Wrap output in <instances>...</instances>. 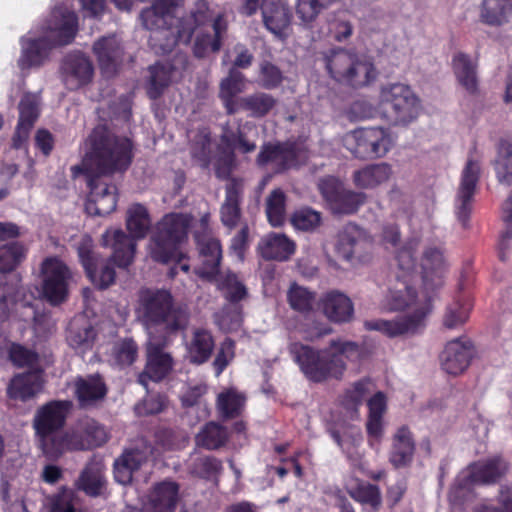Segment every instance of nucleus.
<instances>
[{
    "mask_svg": "<svg viewBox=\"0 0 512 512\" xmlns=\"http://www.w3.org/2000/svg\"><path fill=\"white\" fill-rule=\"evenodd\" d=\"M416 450L413 434L407 426L399 427L393 434L388 453L389 463L395 469L409 467Z\"/></svg>",
    "mask_w": 512,
    "mask_h": 512,
    "instance_id": "28",
    "label": "nucleus"
},
{
    "mask_svg": "<svg viewBox=\"0 0 512 512\" xmlns=\"http://www.w3.org/2000/svg\"><path fill=\"white\" fill-rule=\"evenodd\" d=\"M324 61L335 81L352 87L366 86L377 77L372 60L354 49H331L325 53Z\"/></svg>",
    "mask_w": 512,
    "mask_h": 512,
    "instance_id": "10",
    "label": "nucleus"
},
{
    "mask_svg": "<svg viewBox=\"0 0 512 512\" xmlns=\"http://www.w3.org/2000/svg\"><path fill=\"white\" fill-rule=\"evenodd\" d=\"M471 357L472 351L469 343L455 339L445 346L441 354V366L448 374L459 375L467 369Z\"/></svg>",
    "mask_w": 512,
    "mask_h": 512,
    "instance_id": "29",
    "label": "nucleus"
},
{
    "mask_svg": "<svg viewBox=\"0 0 512 512\" xmlns=\"http://www.w3.org/2000/svg\"><path fill=\"white\" fill-rule=\"evenodd\" d=\"M78 257L90 280L100 289H105L115 281V269L111 261L103 263L96 269L98 259L93 252L92 240L83 237L77 246Z\"/></svg>",
    "mask_w": 512,
    "mask_h": 512,
    "instance_id": "20",
    "label": "nucleus"
},
{
    "mask_svg": "<svg viewBox=\"0 0 512 512\" xmlns=\"http://www.w3.org/2000/svg\"><path fill=\"white\" fill-rule=\"evenodd\" d=\"M222 463L215 457L197 458L193 464V473L203 478H210L220 472Z\"/></svg>",
    "mask_w": 512,
    "mask_h": 512,
    "instance_id": "63",
    "label": "nucleus"
},
{
    "mask_svg": "<svg viewBox=\"0 0 512 512\" xmlns=\"http://www.w3.org/2000/svg\"><path fill=\"white\" fill-rule=\"evenodd\" d=\"M179 500V485L174 481L156 483L143 502L145 512H174Z\"/></svg>",
    "mask_w": 512,
    "mask_h": 512,
    "instance_id": "27",
    "label": "nucleus"
},
{
    "mask_svg": "<svg viewBox=\"0 0 512 512\" xmlns=\"http://www.w3.org/2000/svg\"><path fill=\"white\" fill-rule=\"evenodd\" d=\"M93 51L97 55L103 72L107 75L114 74L122 56L118 39L115 36L103 37L94 44Z\"/></svg>",
    "mask_w": 512,
    "mask_h": 512,
    "instance_id": "39",
    "label": "nucleus"
},
{
    "mask_svg": "<svg viewBox=\"0 0 512 512\" xmlns=\"http://www.w3.org/2000/svg\"><path fill=\"white\" fill-rule=\"evenodd\" d=\"M74 392L83 408L93 406L106 395V386L98 375L78 377L74 382Z\"/></svg>",
    "mask_w": 512,
    "mask_h": 512,
    "instance_id": "36",
    "label": "nucleus"
},
{
    "mask_svg": "<svg viewBox=\"0 0 512 512\" xmlns=\"http://www.w3.org/2000/svg\"><path fill=\"white\" fill-rule=\"evenodd\" d=\"M166 336L148 337L146 346L147 362L145 370L139 375L138 382L148 389V380L161 381L173 368L171 355L164 351Z\"/></svg>",
    "mask_w": 512,
    "mask_h": 512,
    "instance_id": "18",
    "label": "nucleus"
},
{
    "mask_svg": "<svg viewBox=\"0 0 512 512\" xmlns=\"http://www.w3.org/2000/svg\"><path fill=\"white\" fill-rule=\"evenodd\" d=\"M469 317V309L460 301H454L447 306L443 316V326L448 330L460 328Z\"/></svg>",
    "mask_w": 512,
    "mask_h": 512,
    "instance_id": "58",
    "label": "nucleus"
},
{
    "mask_svg": "<svg viewBox=\"0 0 512 512\" xmlns=\"http://www.w3.org/2000/svg\"><path fill=\"white\" fill-rule=\"evenodd\" d=\"M420 108V100L410 86L391 83L381 87L378 114L390 125H408L418 117Z\"/></svg>",
    "mask_w": 512,
    "mask_h": 512,
    "instance_id": "11",
    "label": "nucleus"
},
{
    "mask_svg": "<svg viewBox=\"0 0 512 512\" xmlns=\"http://www.w3.org/2000/svg\"><path fill=\"white\" fill-rule=\"evenodd\" d=\"M367 201V195L363 192H356L350 189L344 188L338 195L336 200L330 206L333 213L336 214H353L355 213L365 202Z\"/></svg>",
    "mask_w": 512,
    "mask_h": 512,
    "instance_id": "51",
    "label": "nucleus"
},
{
    "mask_svg": "<svg viewBox=\"0 0 512 512\" xmlns=\"http://www.w3.org/2000/svg\"><path fill=\"white\" fill-rule=\"evenodd\" d=\"M393 174L388 163L369 164L352 174V181L359 189L372 190L387 182Z\"/></svg>",
    "mask_w": 512,
    "mask_h": 512,
    "instance_id": "35",
    "label": "nucleus"
},
{
    "mask_svg": "<svg viewBox=\"0 0 512 512\" xmlns=\"http://www.w3.org/2000/svg\"><path fill=\"white\" fill-rule=\"evenodd\" d=\"M475 512H512V488L501 487L497 496V505L484 504Z\"/></svg>",
    "mask_w": 512,
    "mask_h": 512,
    "instance_id": "64",
    "label": "nucleus"
},
{
    "mask_svg": "<svg viewBox=\"0 0 512 512\" xmlns=\"http://www.w3.org/2000/svg\"><path fill=\"white\" fill-rule=\"evenodd\" d=\"M245 89L244 74L235 68H230L228 75L221 80L219 85V98L227 114L232 115L238 112L240 98H236V96L244 92Z\"/></svg>",
    "mask_w": 512,
    "mask_h": 512,
    "instance_id": "32",
    "label": "nucleus"
},
{
    "mask_svg": "<svg viewBox=\"0 0 512 512\" xmlns=\"http://www.w3.org/2000/svg\"><path fill=\"white\" fill-rule=\"evenodd\" d=\"M229 433L226 427L209 422L205 424L195 436L196 445L207 450H216L223 447L228 441Z\"/></svg>",
    "mask_w": 512,
    "mask_h": 512,
    "instance_id": "44",
    "label": "nucleus"
},
{
    "mask_svg": "<svg viewBox=\"0 0 512 512\" xmlns=\"http://www.w3.org/2000/svg\"><path fill=\"white\" fill-rule=\"evenodd\" d=\"M277 105V99L265 92H255L240 97L238 111H247L250 117L262 118Z\"/></svg>",
    "mask_w": 512,
    "mask_h": 512,
    "instance_id": "43",
    "label": "nucleus"
},
{
    "mask_svg": "<svg viewBox=\"0 0 512 512\" xmlns=\"http://www.w3.org/2000/svg\"><path fill=\"white\" fill-rule=\"evenodd\" d=\"M446 265L442 245L433 243L424 248L420 266L422 284L426 289L435 292L442 285Z\"/></svg>",
    "mask_w": 512,
    "mask_h": 512,
    "instance_id": "24",
    "label": "nucleus"
},
{
    "mask_svg": "<svg viewBox=\"0 0 512 512\" xmlns=\"http://www.w3.org/2000/svg\"><path fill=\"white\" fill-rule=\"evenodd\" d=\"M245 400L242 393L230 388L218 394L217 408L224 418H235L243 410Z\"/></svg>",
    "mask_w": 512,
    "mask_h": 512,
    "instance_id": "48",
    "label": "nucleus"
},
{
    "mask_svg": "<svg viewBox=\"0 0 512 512\" xmlns=\"http://www.w3.org/2000/svg\"><path fill=\"white\" fill-rule=\"evenodd\" d=\"M191 217L182 213H170L165 215L156 225L150 238L149 254L157 262L177 263L182 271H189V264L183 262L185 253L182 245L187 239Z\"/></svg>",
    "mask_w": 512,
    "mask_h": 512,
    "instance_id": "6",
    "label": "nucleus"
},
{
    "mask_svg": "<svg viewBox=\"0 0 512 512\" xmlns=\"http://www.w3.org/2000/svg\"><path fill=\"white\" fill-rule=\"evenodd\" d=\"M318 308L332 322L347 323L354 317L352 300L339 290H330L323 293L318 301Z\"/></svg>",
    "mask_w": 512,
    "mask_h": 512,
    "instance_id": "25",
    "label": "nucleus"
},
{
    "mask_svg": "<svg viewBox=\"0 0 512 512\" xmlns=\"http://www.w3.org/2000/svg\"><path fill=\"white\" fill-rule=\"evenodd\" d=\"M242 187V181L237 178L229 179L226 184L225 200L221 205L220 215L223 225L230 229L236 227L241 218Z\"/></svg>",
    "mask_w": 512,
    "mask_h": 512,
    "instance_id": "33",
    "label": "nucleus"
},
{
    "mask_svg": "<svg viewBox=\"0 0 512 512\" xmlns=\"http://www.w3.org/2000/svg\"><path fill=\"white\" fill-rule=\"evenodd\" d=\"M452 68L458 83L468 93L478 89L477 63L468 54L457 52L452 58Z\"/></svg>",
    "mask_w": 512,
    "mask_h": 512,
    "instance_id": "38",
    "label": "nucleus"
},
{
    "mask_svg": "<svg viewBox=\"0 0 512 512\" xmlns=\"http://www.w3.org/2000/svg\"><path fill=\"white\" fill-rule=\"evenodd\" d=\"M417 241L407 242L396 254V283L389 288L384 299V307L391 311L412 309V313L393 319H371L364 322L370 331H378L389 338L413 335L424 329L426 318L432 311L434 291L423 286L421 294L413 291L411 280L415 274L416 258L414 251Z\"/></svg>",
    "mask_w": 512,
    "mask_h": 512,
    "instance_id": "1",
    "label": "nucleus"
},
{
    "mask_svg": "<svg viewBox=\"0 0 512 512\" xmlns=\"http://www.w3.org/2000/svg\"><path fill=\"white\" fill-rule=\"evenodd\" d=\"M137 345L131 340H123L114 346V356L120 366L131 365L137 357Z\"/></svg>",
    "mask_w": 512,
    "mask_h": 512,
    "instance_id": "62",
    "label": "nucleus"
},
{
    "mask_svg": "<svg viewBox=\"0 0 512 512\" xmlns=\"http://www.w3.org/2000/svg\"><path fill=\"white\" fill-rule=\"evenodd\" d=\"M497 180L501 184H512V145L503 146L494 163Z\"/></svg>",
    "mask_w": 512,
    "mask_h": 512,
    "instance_id": "55",
    "label": "nucleus"
},
{
    "mask_svg": "<svg viewBox=\"0 0 512 512\" xmlns=\"http://www.w3.org/2000/svg\"><path fill=\"white\" fill-rule=\"evenodd\" d=\"M214 321L224 332L237 330L241 325V311L237 303L229 302L220 311L215 313Z\"/></svg>",
    "mask_w": 512,
    "mask_h": 512,
    "instance_id": "54",
    "label": "nucleus"
},
{
    "mask_svg": "<svg viewBox=\"0 0 512 512\" xmlns=\"http://www.w3.org/2000/svg\"><path fill=\"white\" fill-rule=\"evenodd\" d=\"M351 497L356 501L368 504L371 507H377L381 503V495L379 488L369 483H363L354 488Z\"/></svg>",
    "mask_w": 512,
    "mask_h": 512,
    "instance_id": "60",
    "label": "nucleus"
},
{
    "mask_svg": "<svg viewBox=\"0 0 512 512\" xmlns=\"http://www.w3.org/2000/svg\"><path fill=\"white\" fill-rule=\"evenodd\" d=\"M42 374L38 369L16 375L8 386L11 398L27 400L38 393L42 388Z\"/></svg>",
    "mask_w": 512,
    "mask_h": 512,
    "instance_id": "40",
    "label": "nucleus"
},
{
    "mask_svg": "<svg viewBox=\"0 0 512 512\" xmlns=\"http://www.w3.org/2000/svg\"><path fill=\"white\" fill-rule=\"evenodd\" d=\"M320 219L318 212L306 208L296 211L291 218V222L296 229L308 231L317 227Z\"/></svg>",
    "mask_w": 512,
    "mask_h": 512,
    "instance_id": "61",
    "label": "nucleus"
},
{
    "mask_svg": "<svg viewBox=\"0 0 512 512\" xmlns=\"http://www.w3.org/2000/svg\"><path fill=\"white\" fill-rule=\"evenodd\" d=\"M105 483L104 465L100 459L93 457L74 481V486L86 495L96 497L101 494Z\"/></svg>",
    "mask_w": 512,
    "mask_h": 512,
    "instance_id": "30",
    "label": "nucleus"
},
{
    "mask_svg": "<svg viewBox=\"0 0 512 512\" xmlns=\"http://www.w3.org/2000/svg\"><path fill=\"white\" fill-rule=\"evenodd\" d=\"M265 212L272 226L277 227L284 223L286 219V196L281 189L272 190L266 197Z\"/></svg>",
    "mask_w": 512,
    "mask_h": 512,
    "instance_id": "50",
    "label": "nucleus"
},
{
    "mask_svg": "<svg viewBox=\"0 0 512 512\" xmlns=\"http://www.w3.org/2000/svg\"><path fill=\"white\" fill-rule=\"evenodd\" d=\"M287 301L291 309L296 312L306 314L313 310L318 300H316L314 292L310 291L306 287L294 283L287 291Z\"/></svg>",
    "mask_w": 512,
    "mask_h": 512,
    "instance_id": "49",
    "label": "nucleus"
},
{
    "mask_svg": "<svg viewBox=\"0 0 512 512\" xmlns=\"http://www.w3.org/2000/svg\"><path fill=\"white\" fill-rule=\"evenodd\" d=\"M77 31V16L75 13L56 9L47 21L44 35L39 39L30 40L23 47L20 58L22 68L41 65L48 56L50 49L67 45L72 42Z\"/></svg>",
    "mask_w": 512,
    "mask_h": 512,
    "instance_id": "7",
    "label": "nucleus"
},
{
    "mask_svg": "<svg viewBox=\"0 0 512 512\" xmlns=\"http://www.w3.org/2000/svg\"><path fill=\"white\" fill-rule=\"evenodd\" d=\"M290 353L307 378L321 382L328 378L341 379L348 363H356L364 356V348L355 342L332 340L322 350L293 343Z\"/></svg>",
    "mask_w": 512,
    "mask_h": 512,
    "instance_id": "4",
    "label": "nucleus"
},
{
    "mask_svg": "<svg viewBox=\"0 0 512 512\" xmlns=\"http://www.w3.org/2000/svg\"><path fill=\"white\" fill-rule=\"evenodd\" d=\"M150 225L147 209L138 203L131 205L126 217V226L131 236L121 229H107L102 235V244L113 251L112 261L119 267H127L134 257L135 240L144 238Z\"/></svg>",
    "mask_w": 512,
    "mask_h": 512,
    "instance_id": "9",
    "label": "nucleus"
},
{
    "mask_svg": "<svg viewBox=\"0 0 512 512\" xmlns=\"http://www.w3.org/2000/svg\"><path fill=\"white\" fill-rule=\"evenodd\" d=\"M283 81L281 70L274 64L263 61L259 66V84L265 89H275Z\"/></svg>",
    "mask_w": 512,
    "mask_h": 512,
    "instance_id": "59",
    "label": "nucleus"
},
{
    "mask_svg": "<svg viewBox=\"0 0 512 512\" xmlns=\"http://www.w3.org/2000/svg\"><path fill=\"white\" fill-rule=\"evenodd\" d=\"M369 414L366 422L368 443L372 448H378L384 433L383 415L386 411V398L382 392H377L368 400Z\"/></svg>",
    "mask_w": 512,
    "mask_h": 512,
    "instance_id": "34",
    "label": "nucleus"
},
{
    "mask_svg": "<svg viewBox=\"0 0 512 512\" xmlns=\"http://www.w3.org/2000/svg\"><path fill=\"white\" fill-rule=\"evenodd\" d=\"M42 294L52 305L64 302L68 296V284L71 273L58 258H47L42 267Z\"/></svg>",
    "mask_w": 512,
    "mask_h": 512,
    "instance_id": "16",
    "label": "nucleus"
},
{
    "mask_svg": "<svg viewBox=\"0 0 512 512\" xmlns=\"http://www.w3.org/2000/svg\"><path fill=\"white\" fill-rule=\"evenodd\" d=\"M214 348L212 335L207 330L197 329L188 346V353L191 362L202 364L206 362Z\"/></svg>",
    "mask_w": 512,
    "mask_h": 512,
    "instance_id": "46",
    "label": "nucleus"
},
{
    "mask_svg": "<svg viewBox=\"0 0 512 512\" xmlns=\"http://www.w3.org/2000/svg\"><path fill=\"white\" fill-rule=\"evenodd\" d=\"M373 248L372 238L354 224L346 225L339 232L335 244L337 254L353 266L371 262Z\"/></svg>",
    "mask_w": 512,
    "mask_h": 512,
    "instance_id": "15",
    "label": "nucleus"
},
{
    "mask_svg": "<svg viewBox=\"0 0 512 512\" xmlns=\"http://www.w3.org/2000/svg\"><path fill=\"white\" fill-rule=\"evenodd\" d=\"M76 493L71 488L63 487L49 498V512H76Z\"/></svg>",
    "mask_w": 512,
    "mask_h": 512,
    "instance_id": "57",
    "label": "nucleus"
},
{
    "mask_svg": "<svg viewBox=\"0 0 512 512\" xmlns=\"http://www.w3.org/2000/svg\"><path fill=\"white\" fill-rule=\"evenodd\" d=\"M261 166L270 165L275 172H281L296 165L294 147L290 144L264 145L257 157Z\"/></svg>",
    "mask_w": 512,
    "mask_h": 512,
    "instance_id": "31",
    "label": "nucleus"
},
{
    "mask_svg": "<svg viewBox=\"0 0 512 512\" xmlns=\"http://www.w3.org/2000/svg\"><path fill=\"white\" fill-rule=\"evenodd\" d=\"M25 258V249L18 242H11L0 247V273L14 270Z\"/></svg>",
    "mask_w": 512,
    "mask_h": 512,
    "instance_id": "53",
    "label": "nucleus"
},
{
    "mask_svg": "<svg viewBox=\"0 0 512 512\" xmlns=\"http://www.w3.org/2000/svg\"><path fill=\"white\" fill-rule=\"evenodd\" d=\"M294 249V243L279 233L265 235L258 243V251L266 260H287L294 253Z\"/></svg>",
    "mask_w": 512,
    "mask_h": 512,
    "instance_id": "37",
    "label": "nucleus"
},
{
    "mask_svg": "<svg viewBox=\"0 0 512 512\" xmlns=\"http://www.w3.org/2000/svg\"><path fill=\"white\" fill-rule=\"evenodd\" d=\"M337 0H297L295 13L300 24L309 26L320 12Z\"/></svg>",
    "mask_w": 512,
    "mask_h": 512,
    "instance_id": "52",
    "label": "nucleus"
},
{
    "mask_svg": "<svg viewBox=\"0 0 512 512\" xmlns=\"http://www.w3.org/2000/svg\"><path fill=\"white\" fill-rule=\"evenodd\" d=\"M87 146L84 166L94 176L88 181L90 194L86 211L91 215L106 216L117 205V187L106 177L128 168L132 159V143L128 138L119 137L106 126L99 125L89 135Z\"/></svg>",
    "mask_w": 512,
    "mask_h": 512,
    "instance_id": "2",
    "label": "nucleus"
},
{
    "mask_svg": "<svg viewBox=\"0 0 512 512\" xmlns=\"http://www.w3.org/2000/svg\"><path fill=\"white\" fill-rule=\"evenodd\" d=\"M208 5L200 0L190 15L178 18L164 10L154 1L153 5L140 13L143 27L150 31L149 46L156 54H167L173 50L178 42L188 44L193 34L192 19L197 23H204L208 17Z\"/></svg>",
    "mask_w": 512,
    "mask_h": 512,
    "instance_id": "3",
    "label": "nucleus"
},
{
    "mask_svg": "<svg viewBox=\"0 0 512 512\" xmlns=\"http://www.w3.org/2000/svg\"><path fill=\"white\" fill-rule=\"evenodd\" d=\"M89 448V442L85 440L83 432H80V422L67 430L65 433H60L53 441L45 455L51 458L60 456L67 450H86Z\"/></svg>",
    "mask_w": 512,
    "mask_h": 512,
    "instance_id": "41",
    "label": "nucleus"
},
{
    "mask_svg": "<svg viewBox=\"0 0 512 512\" xmlns=\"http://www.w3.org/2000/svg\"><path fill=\"white\" fill-rule=\"evenodd\" d=\"M60 74L62 82L69 90H77L90 83L94 67L83 53H70L62 60Z\"/></svg>",
    "mask_w": 512,
    "mask_h": 512,
    "instance_id": "21",
    "label": "nucleus"
},
{
    "mask_svg": "<svg viewBox=\"0 0 512 512\" xmlns=\"http://www.w3.org/2000/svg\"><path fill=\"white\" fill-rule=\"evenodd\" d=\"M134 311L148 337L167 336L184 329L188 324L186 309L177 305L166 289L139 290Z\"/></svg>",
    "mask_w": 512,
    "mask_h": 512,
    "instance_id": "5",
    "label": "nucleus"
},
{
    "mask_svg": "<svg viewBox=\"0 0 512 512\" xmlns=\"http://www.w3.org/2000/svg\"><path fill=\"white\" fill-rule=\"evenodd\" d=\"M39 115L38 100L35 95L26 94L19 103V121L16 128L18 137H26Z\"/></svg>",
    "mask_w": 512,
    "mask_h": 512,
    "instance_id": "45",
    "label": "nucleus"
},
{
    "mask_svg": "<svg viewBox=\"0 0 512 512\" xmlns=\"http://www.w3.org/2000/svg\"><path fill=\"white\" fill-rule=\"evenodd\" d=\"M343 142L346 149L360 159L384 157L393 145L390 133L382 127L356 129L347 133Z\"/></svg>",
    "mask_w": 512,
    "mask_h": 512,
    "instance_id": "13",
    "label": "nucleus"
},
{
    "mask_svg": "<svg viewBox=\"0 0 512 512\" xmlns=\"http://www.w3.org/2000/svg\"><path fill=\"white\" fill-rule=\"evenodd\" d=\"M482 23L501 26L512 19V0H482L479 8Z\"/></svg>",
    "mask_w": 512,
    "mask_h": 512,
    "instance_id": "42",
    "label": "nucleus"
},
{
    "mask_svg": "<svg viewBox=\"0 0 512 512\" xmlns=\"http://www.w3.org/2000/svg\"><path fill=\"white\" fill-rule=\"evenodd\" d=\"M80 422V432H83L85 440L89 442V448L99 447L103 445L108 435L102 425L96 422L94 419L85 418Z\"/></svg>",
    "mask_w": 512,
    "mask_h": 512,
    "instance_id": "56",
    "label": "nucleus"
},
{
    "mask_svg": "<svg viewBox=\"0 0 512 512\" xmlns=\"http://www.w3.org/2000/svg\"><path fill=\"white\" fill-rule=\"evenodd\" d=\"M195 237L201 259L196 273L203 279L215 280L228 302L238 303L243 300L247 296V289L238 276L231 271L219 272L222 257L220 242L210 235L196 234Z\"/></svg>",
    "mask_w": 512,
    "mask_h": 512,
    "instance_id": "8",
    "label": "nucleus"
},
{
    "mask_svg": "<svg viewBox=\"0 0 512 512\" xmlns=\"http://www.w3.org/2000/svg\"><path fill=\"white\" fill-rule=\"evenodd\" d=\"M481 166L477 159L469 157L460 177L456 192L454 209L458 221L463 227L467 226L471 211L473 196L480 178Z\"/></svg>",
    "mask_w": 512,
    "mask_h": 512,
    "instance_id": "19",
    "label": "nucleus"
},
{
    "mask_svg": "<svg viewBox=\"0 0 512 512\" xmlns=\"http://www.w3.org/2000/svg\"><path fill=\"white\" fill-rule=\"evenodd\" d=\"M507 469V463L498 456L471 464L455 479L448 495L450 502L454 505L462 504L469 497L474 485L495 483Z\"/></svg>",
    "mask_w": 512,
    "mask_h": 512,
    "instance_id": "12",
    "label": "nucleus"
},
{
    "mask_svg": "<svg viewBox=\"0 0 512 512\" xmlns=\"http://www.w3.org/2000/svg\"><path fill=\"white\" fill-rule=\"evenodd\" d=\"M260 9L267 30L279 39H286L291 24L288 7L281 0H262Z\"/></svg>",
    "mask_w": 512,
    "mask_h": 512,
    "instance_id": "26",
    "label": "nucleus"
},
{
    "mask_svg": "<svg viewBox=\"0 0 512 512\" xmlns=\"http://www.w3.org/2000/svg\"><path fill=\"white\" fill-rule=\"evenodd\" d=\"M153 454V448L144 440H141L133 448L127 449L114 462V478L122 484L131 483L133 474Z\"/></svg>",
    "mask_w": 512,
    "mask_h": 512,
    "instance_id": "23",
    "label": "nucleus"
},
{
    "mask_svg": "<svg viewBox=\"0 0 512 512\" xmlns=\"http://www.w3.org/2000/svg\"><path fill=\"white\" fill-rule=\"evenodd\" d=\"M187 58L184 54H177L173 63H157L149 67V80L147 93L151 99L158 98L170 83L181 76L185 69Z\"/></svg>",
    "mask_w": 512,
    "mask_h": 512,
    "instance_id": "22",
    "label": "nucleus"
},
{
    "mask_svg": "<svg viewBox=\"0 0 512 512\" xmlns=\"http://www.w3.org/2000/svg\"><path fill=\"white\" fill-rule=\"evenodd\" d=\"M72 407L71 401H51L40 407L33 418V427L43 453L60 434L67 415Z\"/></svg>",
    "mask_w": 512,
    "mask_h": 512,
    "instance_id": "14",
    "label": "nucleus"
},
{
    "mask_svg": "<svg viewBox=\"0 0 512 512\" xmlns=\"http://www.w3.org/2000/svg\"><path fill=\"white\" fill-rule=\"evenodd\" d=\"M245 129L256 130L252 125H245L243 128L240 125L236 130L226 126L223 128L222 141L231 149L238 150L241 153H250L256 149V143L249 139L245 133Z\"/></svg>",
    "mask_w": 512,
    "mask_h": 512,
    "instance_id": "47",
    "label": "nucleus"
},
{
    "mask_svg": "<svg viewBox=\"0 0 512 512\" xmlns=\"http://www.w3.org/2000/svg\"><path fill=\"white\" fill-rule=\"evenodd\" d=\"M208 16L204 23L194 22L192 19L193 32L200 29L196 34L193 51L196 57L202 58L210 52H217L226 34L227 23L220 13L215 14L208 7Z\"/></svg>",
    "mask_w": 512,
    "mask_h": 512,
    "instance_id": "17",
    "label": "nucleus"
}]
</instances>
